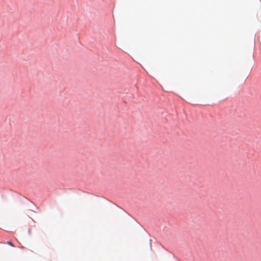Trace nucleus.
<instances>
[{
  "label": "nucleus",
  "mask_w": 261,
  "mask_h": 261,
  "mask_svg": "<svg viewBox=\"0 0 261 261\" xmlns=\"http://www.w3.org/2000/svg\"><path fill=\"white\" fill-rule=\"evenodd\" d=\"M7 244H9V245L12 246V247H14V245H13V244L11 242L8 241V242H7Z\"/></svg>",
  "instance_id": "1"
}]
</instances>
